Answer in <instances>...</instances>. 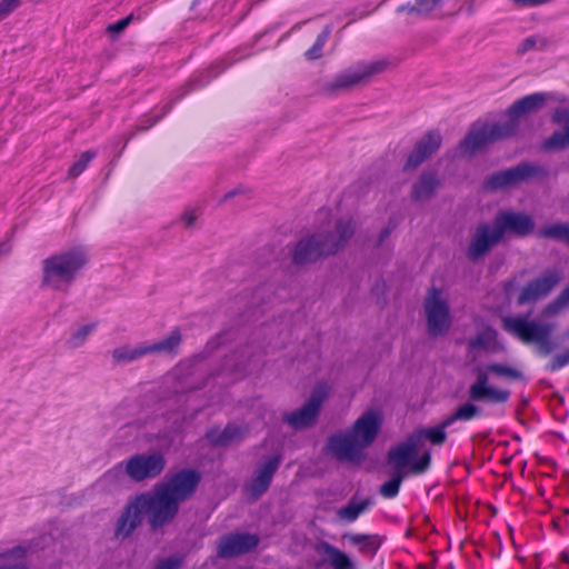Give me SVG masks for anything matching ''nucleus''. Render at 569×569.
<instances>
[{
    "mask_svg": "<svg viewBox=\"0 0 569 569\" xmlns=\"http://www.w3.org/2000/svg\"><path fill=\"white\" fill-rule=\"evenodd\" d=\"M332 390V385L328 381H319L312 388L310 396L307 400L311 406H313L319 411L321 410L322 405L329 398Z\"/></svg>",
    "mask_w": 569,
    "mask_h": 569,
    "instance_id": "2f4dec72",
    "label": "nucleus"
},
{
    "mask_svg": "<svg viewBox=\"0 0 569 569\" xmlns=\"http://www.w3.org/2000/svg\"><path fill=\"white\" fill-rule=\"evenodd\" d=\"M390 67L391 62L386 59L359 64L338 74L328 83L327 89L330 92L352 90L363 83H367L372 77L385 72Z\"/></svg>",
    "mask_w": 569,
    "mask_h": 569,
    "instance_id": "1a4fd4ad",
    "label": "nucleus"
},
{
    "mask_svg": "<svg viewBox=\"0 0 569 569\" xmlns=\"http://www.w3.org/2000/svg\"><path fill=\"white\" fill-rule=\"evenodd\" d=\"M501 240L502 237L493 221L476 226L470 232L466 248L467 259L473 262L482 260Z\"/></svg>",
    "mask_w": 569,
    "mask_h": 569,
    "instance_id": "ddd939ff",
    "label": "nucleus"
},
{
    "mask_svg": "<svg viewBox=\"0 0 569 569\" xmlns=\"http://www.w3.org/2000/svg\"><path fill=\"white\" fill-rule=\"evenodd\" d=\"M545 93H533L515 101L506 112V119L499 122L505 134H515L519 123L528 117L540 111L547 103Z\"/></svg>",
    "mask_w": 569,
    "mask_h": 569,
    "instance_id": "f8f14e48",
    "label": "nucleus"
},
{
    "mask_svg": "<svg viewBox=\"0 0 569 569\" xmlns=\"http://www.w3.org/2000/svg\"><path fill=\"white\" fill-rule=\"evenodd\" d=\"M144 519L147 520V511L141 495L137 493L127 500L114 522V540L124 541L130 539Z\"/></svg>",
    "mask_w": 569,
    "mask_h": 569,
    "instance_id": "9b49d317",
    "label": "nucleus"
},
{
    "mask_svg": "<svg viewBox=\"0 0 569 569\" xmlns=\"http://www.w3.org/2000/svg\"><path fill=\"white\" fill-rule=\"evenodd\" d=\"M492 221L502 238L507 233L526 236L533 230L531 217L522 212L501 211Z\"/></svg>",
    "mask_w": 569,
    "mask_h": 569,
    "instance_id": "2eb2a0df",
    "label": "nucleus"
},
{
    "mask_svg": "<svg viewBox=\"0 0 569 569\" xmlns=\"http://www.w3.org/2000/svg\"><path fill=\"white\" fill-rule=\"evenodd\" d=\"M341 540L356 547L359 552L370 556L373 555L381 545V538L377 535L347 532L342 535Z\"/></svg>",
    "mask_w": 569,
    "mask_h": 569,
    "instance_id": "393cba45",
    "label": "nucleus"
},
{
    "mask_svg": "<svg viewBox=\"0 0 569 569\" xmlns=\"http://www.w3.org/2000/svg\"><path fill=\"white\" fill-rule=\"evenodd\" d=\"M258 537L249 533H232L221 538L218 555L223 558L237 557L252 550L258 545Z\"/></svg>",
    "mask_w": 569,
    "mask_h": 569,
    "instance_id": "a211bd4d",
    "label": "nucleus"
},
{
    "mask_svg": "<svg viewBox=\"0 0 569 569\" xmlns=\"http://www.w3.org/2000/svg\"><path fill=\"white\" fill-rule=\"evenodd\" d=\"M427 157L418 149V147H413L412 151L408 154V158L403 164L405 170H413L418 166H420Z\"/></svg>",
    "mask_w": 569,
    "mask_h": 569,
    "instance_id": "ea45409f",
    "label": "nucleus"
},
{
    "mask_svg": "<svg viewBox=\"0 0 569 569\" xmlns=\"http://www.w3.org/2000/svg\"><path fill=\"white\" fill-rule=\"evenodd\" d=\"M279 463V457L273 456L258 465L252 478L247 483V491L253 499H257L267 491Z\"/></svg>",
    "mask_w": 569,
    "mask_h": 569,
    "instance_id": "dca6fc26",
    "label": "nucleus"
},
{
    "mask_svg": "<svg viewBox=\"0 0 569 569\" xmlns=\"http://www.w3.org/2000/svg\"><path fill=\"white\" fill-rule=\"evenodd\" d=\"M87 262L88 257L82 248H70L48 256L41 261L40 287L66 292Z\"/></svg>",
    "mask_w": 569,
    "mask_h": 569,
    "instance_id": "39448f33",
    "label": "nucleus"
},
{
    "mask_svg": "<svg viewBox=\"0 0 569 569\" xmlns=\"http://www.w3.org/2000/svg\"><path fill=\"white\" fill-rule=\"evenodd\" d=\"M319 412L318 409L306 401L300 408L287 412L283 416V421L293 429H306L316 423Z\"/></svg>",
    "mask_w": 569,
    "mask_h": 569,
    "instance_id": "b1692460",
    "label": "nucleus"
},
{
    "mask_svg": "<svg viewBox=\"0 0 569 569\" xmlns=\"http://www.w3.org/2000/svg\"><path fill=\"white\" fill-rule=\"evenodd\" d=\"M531 172V169L527 166L506 170L489 177L485 182V187L488 190L506 189L523 181Z\"/></svg>",
    "mask_w": 569,
    "mask_h": 569,
    "instance_id": "aec40b11",
    "label": "nucleus"
},
{
    "mask_svg": "<svg viewBox=\"0 0 569 569\" xmlns=\"http://www.w3.org/2000/svg\"><path fill=\"white\" fill-rule=\"evenodd\" d=\"M477 371L485 372L489 379L497 377L507 381H518L523 377L522 372L517 367L506 363H490L479 368Z\"/></svg>",
    "mask_w": 569,
    "mask_h": 569,
    "instance_id": "cd10ccee",
    "label": "nucleus"
},
{
    "mask_svg": "<svg viewBox=\"0 0 569 569\" xmlns=\"http://www.w3.org/2000/svg\"><path fill=\"white\" fill-rule=\"evenodd\" d=\"M508 138L499 122L477 123L457 147V154L461 158H470L488 143L499 139Z\"/></svg>",
    "mask_w": 569,
    "mask_h": 569,
    "instance_id": "9d476101",
    "label": "nucleus"
},
{
    "mask_svg": "<svg viewBox=\"0 0 569 569\" xmlns=\"http://www.w3.org/2000/svg\"><path fill=\"white\" fill-rule=\"evenodd\" d=\"M442 141L441 134L438 131L427 132L417 143L416 147L427 157L433 154L440 147Z\"/></svg>",
    "mask_w": 569,
    "mask_h": 569,
    "instance_id": "72a5a7b5",
    "label": "nucleus"
},
{
    "mask_svg": "<svg viewBox=\"0 0 569 569\" xmlns=\"http://www.w3.org/2000/svg\"><path fill=\"white\" fill-rule=\"evenodd\" d=\"M6 18L2 16V13L0 12V21L1 20H4Z\"/></svg>",
    "mask_w": 569,
    "mask_h": 569,
    "instance_id": "8fccbe9b",
    "label": "nucleus"
},
{
    "mask_svg": "<svg viewBox=\"0 0 569 569\" xmlns=\"http://www.w3.org/2000/svg\"><path fill=\"white\" fill-rule=\"evenodd\" d=\"M537 44H538V39L536 37H529L521 42V44L519 47V51L521 53H525L529 50L535 49L537 47Z\"/></svg>",
    "mask_w": 569,
    "mask_h": 569,
    "instance_id": "49530a36",
    "label": "nucleus"
},
{
    "mask_svg": "<svg viewBox=\"0 0 569 569\" xmlns=\"http://www.w3.org/2000/svg\"><path fill=\"white\" fill-rule=\"evenodd\" d=\"M447 427L448 426H445L443 420L440 426L422 430L420 435L428 439L432 445H441L446 440L445 428Z\"/></svg>",
    "mask_w": 569,
    "mask_h": 569,
    "instance_id": "4c0bfd02",
    "label": "nucleus"
},
{
    "mask_svg": "<svg viewBox=\"0 0 569 569\" xmlns=\"http://www.w3.org/2000/svg\"><path fill=\"white\" fill-rule=\"evenodd\" d=\"M198 217H199V213H198L197 210H194V209H187L186 211L182 212V214L180 217V220H181V223L186 228H191V227L194 226Z\"/></svg>",
    "mask_w": 569,
    "mask_h": 569,
    "instance_id": "c03bdc74",
    "label": "nucleus"
},
{
    "mask_svg": "<svg viewBox=\"0 0 569 569\" xmlns=\"http://www.w3.org/2000/svg\"><path fill=\"white\" fill-rule=\"evenodd\" d=\"M540 237L562 241L569 244V222L552 223L539 230Z\"/></svg>",
    "mask_w": 569,
    "mask_h": 569,
    "instance_id": "473e14b6",
    "label": "nucleus"
},
{
    "mask_svg": "<svg viewBox=\"0 0 569 569\" xmlns=\"http://www.w3.org/2000/svg\"><path fill=\"white\" fill-rule=\"evenodd\" d=\"M427 331L432 337L445 335L451 326L449 295L440 288L428 290L423 300Z\"/></svg>",
    "mask_w": 569,
    "mask_h": 569,
    "instance_id": "0eeeda50",
    "label": "nucleus"
},
{
    "mask_svg": "<svg viewBox=\"0 0 569 569\" xmlns=\"http://www.w3.org/2000/svg\"><path fill=\"white\" fill-rule=\"evenodd\" d=\"M326 38L327 36L326 34H320L315 44L312 46L311 49H309L307 52H306V56L309 60H316L318 58L321 57L322 54V48H323V44L326 42Z\"/></svg>",
    "mask_w": 569,
    "mask_h": 569,
    "instance_id": "79ce46f5",
    "label": "nucleus"
},
{
    "mask_svg": "<svg viewBox=\"0 0 569 569\" xmlns=\"http://www.w3.org/2000/svg\"><path fill=\"white\" fill-rule=\"evenodd\" d=\"M318 552L332 569H357L356 561L349 555L328 542H321Z\"/></svg>",
    "mask_w": 569,
    "mask_h": 569,
    "instance_id": "5701e85b",
    "label": "nucleus"
},
{
    "mask_svg": "<svg viewBox=\"0 0 569 569\" xmlns=\"http://www.w3.org/2000/svg\"><path fill=\"white\" fill-rule=\"evenodd\" d=\"M552 120L561 127L543 141V149L559 151L569 146V109H559L553 113Z\"/></svg>",
    "mask_w": 569,
    "mask_h": 569,
    "instance_id": "6ab92c4d",
    "label": "nucleus"
},
{
    "mask_svg": "<svg viewBox=\"0 0 569 569\" xmlns=\"http://www.w3.org/2000/svg\"><path fill=\"white\" fill-rule=\"evenodd\" d=\"M479 413V408L472 403H463L457 410L445 419V426H450L456 420H469Z\"/></svg>",
    "mask_w": 569,
    "mask_h": 569,
    "instance_id": "c9c22d12",
    "label": "nucleus"
},
{
    "mask_svg": "<svg viewBox=\"0 0 569 569\" xmlns=\"http://www.w3.org/2000/svg\"><path fill=\"white\" fill-rule=\"evenodd\" d=\"M367 501H350L337 511V516L343 521H353L367 508Z\"/></svg>",
    "mask_w": 569,
    "mask_h": 569,
    "instance_id": "f704fd0d",
    "label": "nucleus"
},
{
    "mask_svg": "<svg viewBox=\"0 0 569 569\" xmlns=\"http://www.w3.org/2000/svg\"><path fill=\"white\" fill-rule=\"evenodd\" d=\"M389 461L395 468V473L380 488L381 495L386 498L397 495L405 476V468H409L415 473L423 472L429 467L430 455L427 451L420 452L419 440L409 439L389 452Z\"/></svg>",
    "mask_w": 569,
    "mask_h": 569,
    "instance_id": "423d86ee",
    "label": "nucleus"
},
{
    "mask_svg": "<svg viewBox=\"0 0 569 569\" xmlns=\"http://www.w3.org/2000/svg\"><path fill=\"white\" fill-rule=\"evenodd\" d=\"M439 186V179L433 172H422L413 182L410 191L411 200L423 203L430 200Z\"/></svg>",
    "mask_w": 569,
    "mask_h": 569,
    "instance_id": "412c9836",
    "label": "nucleus"
},
{
    "mask_svg": "<svg viewBox=\"0 0 569 569\" xmlns=\"http://www.w3.org/2000/svg\"><path fill=\"white\" fill-rule=\"evenodd\" d=\"M182 563V559L180 557L173 556L162 560L157 569H178Z\"/></svg>",
    "mask_w": 569,
    "mask_h": 569,
    "instance_id": "a18cd8bd",
    "label": "nucleus"
},
{
    "mask_svg": "<svg viewBox=\"0 0 569 569\" xmlns=\"http://www.w3.org/2000/svg\"><path fill=\"white\" fill-rule=\"evenodd\" d=\"M471 348H479L486 351H498L502 346L497 341L496 331L491 328H485L470 341Z\"/></svg>",
    "mask_w": 569,
    "mask_h": 569,
    "instance_id": "7c9ffc66",
    "label": "nucleus"
},
{
    "mask_svg": "<svg viewBox=\"0 0 569 569\" xmlns=\"http://www.w3.org/2000/svg\"><path fill=\"white\" fill-rule=\"evenodd\" d=\"M515 282L513 281H508L505 283V291L507 293L508 297L515 295Z\"/></svg>",
    "mask_w": 569,
    "mask_h": 569,
    "instance_id": "de8ad7c7",
    "label": "nucleus"
},
{
    "mask_svg": "<svg viewBox=\"0 0 569 569\" xmlns=\"http://www.w3.org/2000/svg\"><path fill=\"white\" fill-rule=\"evenodd\" d=\"M249 432L246 425H228L223 429L214 428L207 435L209 441L217 446H229L241 441Z\"/></svg>",
    "mask_w": 569,
    "mask_h": 569,
    "instance_id": "4be33fe9",
    "label": "nucleus"
},
{
    "mask_svg": "<svg viewBox=\"0 0 569 569\" xmlns=\"http://www.w3.org/2000/svg\"><path fill=\"white\" fill-rule=\"evenodd\" d=\"M27 556V549L22 546H16L0 553V569H28L23 561Z\"/></svg>",
    "mask_w": 569,
    "mask_h": 569,
    "instance_id": "c85d7f7f",
    "label": "nucleus"
},
{
    "mask_svg": "<svg viewBox=\"0 0 569 569\" xmlns=\"http://www.w3.org/2000/svg\"><path fill=\"white\" fill-rule=\"evenodd\" d=\"M97 329L96 322H84L80 323L79 326L74 327L72 331L69 335V338L67 339V346L70 349H78L81 348L89 337L93 333V331Z\"/></svg>",
    "mask_w": 569,
    "mask_h": 569,
    "instance_id": "c756f323",
    "label": "nucleus"
},
{
    "mask_svg": "<svg viewBox=\"0 0 569 569\" xmlns=\"http://www.w3.org/2000/svg\"><path fill=\"white\" fill-rule=\"evenodd\" d=\"M442 0H415L413 4H408L406 10L409 13L429 14L440 8Z\"/></svg>",
    "mask_w": 569,
    "mask_h": 569,
    "instance_id": "e433bc0d",
    "label": "nucleus"
},
{
    "mask_svg": "<svg viewBox=\"0 0 569 569\" xmlns=\"http://www.w3.org/2000/svg\"><path fill=\"white\" fill-rule=\"evenodd\" d=\"M199 480L197 472L182 470L156 485L152 490L140 492L150 528L158 530L170 525L176 519L180 505L193 495Z\"/></svg>",
    "mask_w": 569,
    "mask_h": 569,
    "instance_id": "f03ea898",
    "label": "nucleus"
},
{
    "mask_svg": "<svg viewBox=\"0 0 569 569\" xmlns=\"http://www.w3.org/2000/svg\"><path fill=\"white\" fill-rule=\"evenodd\" d=\"M568 309L569 284L555 299L541 308L539 320H527L522 317H503L501 319L502 328L525 343H535L540 355L548 356L556 347L550 338L556 328L551 320L560 317Z\"/></svg>",
    "mask_w": 569,
    "mask_h": 569,
    "instance_id": "20e7f679",
    "label": "nucleus"
},
{
    "mask_svg": "<svg viewBox=\"0 0 569 569\" xmlns=\"http://www.w3.org/2000/svg\"><path fill=\"white\" fill-rule=\"evenodd\" d=\"M93 157L94 152L92 151H86L81 153L78 160L71 166L69 176L72 178L78 177L86 169Z\"/></svg>",
    "mask_w": 569,
    "mask_h": 569,
    "instance_id": "58836bf2",
    "label": "nucleus"
},
{
    "mask_svg": "<svg viewBox=\"0 0 569 569\" xmlns=\"http://www.w3.org/2000/svg\"><path fill=\"white\" fill-rule=\"evenodd\" d=\"M563 560H567L568 559V556L567 555H563L562 556Z\"/></svg>",
    "mask_w": 569,
    "mask_h": 569,
    "instance_id": "3c124183",
    "label": "nucleus"
},
{
    "mask_svg": "<svg viewBox=\"0 0 569 569\" xmlns=\"http://www.w3.org/2000/svg\"><path fill=\"white\" fill-rule=\"evenodd\" d=\"M124 475L134 482L158 478L166 468L164 456L159 451L137 453L121 463Z\"/></svg>",
    "mask_w": 569,
    "mask_h": 569,
    "instance_id": "6e6552de",
    "label": "nucleus"
},
{
    "mask_svg": "<svg viewBox=\"0 0 569 569\" xmlns=\"http://www.w3.org/2000/svg\"><path fill=\"white\" fill-rule=\"evenodd\" d=\"M509 391L490 385L485 372L477 371V379L469 388V397L473 401L503 403L509 399Z\"/></svg>",
    "mask_w": 569,
    "mask_h": 569,
    "instance_id": "f3484780",
    "label": "nucleus"
},
{
    "mask_svg": "<svg viewBox=\"0 0 569 569\" xmlns=\"http://www.w3.org/2000/svg\"><path fill=\"white\" fill-rule=\"evenodd\" d=\"M560 278L557 272H547L528 282L516 293L518 305L535 303L547 296L558 286Z\"/></svg>",
    "mask_w": 569,
    "mask_h": 569,
    "instance_id": "4468645a",
    "label": "nucleus"
},
{
    "mask_svg": "<svg viewBox=\"0 0 569 569\" xmlns=\"http://www.w3.org/2000/svg\"><path fill=\"white\" fill-rule=\"evenodd\" d=\"M147 350V343L136 346L121 345L112 350L111 358L117 365L131 362L148 356Z\"/></svg>",
    "mask_w": 569,
    "mask_h": 569,
    "instance_id": "bb28decb",
    "label": "nucleus"
},
{
    "mask_svg": "<svg viewBox=\"0 0 569 569\" xmlns=\"http://www.w3.org/2000/svg\"><path fill=\"white\" fill-rule=\"evenodd\" d=\"M181 340V331L174 329L163 339L153 343H147V352L148 355H171L179 348Z\"/></svg>",
    "mask_w": 569,
    "mask_h": 569,
    "instance_id": "a878e982",
    "label": "nucleus"
},
{
    "mask_svg": "<svg viewBox=\"0 0 569 569\" xmlns=\"http://www.w3.org/2000/svg\"><path fill=\"white\" fill-rule=\"evenodd\" d=\"M131 20H132V14L126 17L124 19L117 21L116 23L109 24L106 29V33L111 39H117L118 36L129 26Z\"/></svg>",
    "mask_w": 569,
    "mask_h": 569,
    "instance_id": "a19ab883",
    "label": "nucleus"
},
{
    "mask_svg": "<svg viewBox=\"0 0 569 569\" xmlns=\"http://www.w3.org/2000/svg\"><path fill=\"white\" fill-rule=\"evenodd\" d=\"M22 4V0H0V12L4 18H8Z\"/></svg>",
    "mask_w": 569,
    "mask_h": 569,
    "instance_id": "37998d69",
    "label": "nucleus"
},
{
    "mask_svg": "<svg viewBox=\"0 0 569 569\" xmlns=\"http://www.w3.org/2000/svg\"><path fill=\"white\" fill-rule=\"evenodd\" d=\"M238 192H239V190H233L231 193L227 194L226 198L229 197V196L236 194Z\"/></svg>",
    "mask_w": 569,
    "mask_h": 569,
    "instance_id": "09e8293b",
    "label": "nucleus"
},
{
    "mask_svg": "<svg viewBox=\"0 0 569 569\" xmlns=\"http://www.w3.org/2000/svg\"><path fill=\"white\" fill-rule=\"evenodd\" d=\"M356 228L353 219L340 218L332 226L306 232L292 247V262L307 266L338 254L355 236Z\"/></svg>",
    "mask_w": 569,
    "mask_h": 569,
    "instance_id": "7ed1b4c3",
    "label": "nucleus"
},
{
    "mask_svg": "<svg viewBox=\"0 0 569 569\" xmlns=\"http://www.w3.org/2000/svg\"><path fill=\"white\" fill-rule=\"evenodd\" d=\"M385 423V412L380 407L366 408L349 428L329 437L326 453L339 461L359 463L379 438Z\"/></svg>",
    "mask_w": 569,
    "mask_h": 569,
    "instance_id": "f257e3e1",
    "label": "nucleus"
}]
</instances>
